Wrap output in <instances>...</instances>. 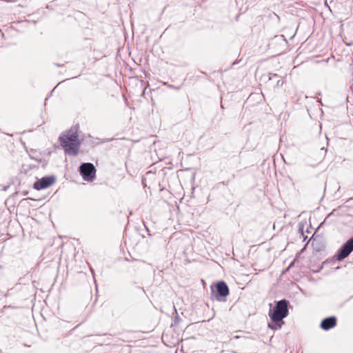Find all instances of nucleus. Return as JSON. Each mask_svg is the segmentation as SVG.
<instances>
[{"mask_svg": "<svg viewBox=\"0 0 353 353\" xmlns=\"http://www.w3.org/2000/svg\"><path fill=\"white\" fill-rule=\"evenodd\" d=\"M339 268H340L339 267H336V268H335V270H339Z\"/></svg>", "mask_w": 353, "mask_h": 353, "instance_id": "dca6fc26", "label": "nucleus"}, {"mask_svg": "<svg viewBox=\"0 0 353 353\" xmlns=\"http://www.w3.org/2000/svg\"><path fill=\"white\" fill-rule=\"evenodd\" d=\"M337 325V319L334 316H330L328 317H326L323 319L321 323H320V327L325 331H328L334 327H336Z\"/></svg>", "mask_w": 353, "mask_h": 353, "instance_id": "0eeeda50", "label": "nucleus"}, {"mask_svg": "<svg viewBox=\"0 0 353 353\" xmlns=\"http://www.w3.org/2000/svg\"><path fill=\"white\" fill-rule=\"evenodd\" d=\"M290 305V301L285 299L275 301L274 305L272 303L269 304L268 316L270 322L268 323V327L270 329L277 330L282 327L285 323L283 319L289 314Z\"/></svg>", "mask_w": 353, "mask_h": 353, "instance_id": "f257e3e1", "label": "nucleus"}, {"mask_svg": "<svg viewBox=\"0 0 353 353\" xmlns=\"http://www.w3.org/2000/svg\"><path fill=\"white\" fill-rule=\"evenodd\" d=\"M52 92H54V89H53V90H52V91H51V92H50V94H51L52 93Z\"/></svg>", "mask_w": 353, "mask_h": 353, "instance_id": "f3484780", "label": "nucleus"}, {"mask_svg": "<svg viewBox=\"0 0 353 353\" xmlns=\"http://www.w3.org/2000/svg\"><path fill=\"white\" fill-rule=\"evenodd\" d=\"M299 232L301 233V234L303 236V228H299Z\"/></svg>", "mask_w": 353, "mask_h": 353, "instance_id": "9b49d317", "label": "nucleus"}, {"mask_svg": "<svg viewBox=\"0 0 353 353\" xmlns=\"http://www.w3.org/2000/svg\"><path fill=\"white\" fill-rule=\"evenodd\" d=\"M79 172L85 181L92 182L96 177L97 170L92 163H82L79 167Z\"/></svg>", "mask_w": 353, "mask_h": 353, "instance_id": "39448f33", "label": "nucleus"}, {"mask_svg": "<svg viewBox=\"0 0 353 353\" xmlns=\"http://www.w3.org/2000/svg\"><path fill=\"white\" fill-rule=\"evenodd\" d=\"M112 139H105L104 141H102V143H106V142H109Z\"/></svg>", "mask_w": 353, "mask_h": 353, "instance_id": "9d476101", "label": "nucleus"}, {"mask_svg": "<svg viewBox=\"0 0 353 353\" xmlns=\"http://www.w3.org/2000/svg\"><path fill=\"white\" fill-rule=\"evenodd\" d=\"M59 141L65 153L72 156L78 154L81 143L76 132L69 130L63 133L59 136Z\"/></svg>", "mask_w": 353, "mask_h": 353, "instance_id": "f03ea898", "label": "nucleus"}, {"mask_svg": "<svg viewBox=\"0 0 353 353\" xmlns=\"http://www.w3.org/2000/svg\"><path fill=\"white\" fill-rule=\"evenodd\" d=\"M174 311H175V313H176V316H175L174 320V323L176 324V323H179V321L181 320V319L179 318V315L177 314L176 308L174 307Z\"/></svg>", "mask_w": 353, "mask_h": 353, "instance_id": "1a4fd4ad", "label": "nucleus"}, {"mask_svg": "<svg viewBox=\"0 0 353 353\" xmlns=\"http://www.w3.org/2000/svg\"><path fill=\"white\" fill-rule=\"evenodd\" d=\"M307 236H303V241H305Z\"/></svg>", "mask_w": 353, "mask_h": 353, "instance_id": "4468645a", "label": "nucleus"}, {"mask_svg": "<svg viewBox=\"0 0 353 353\" xmlns=\"http://www.w3.org/2000/svg\"><path fill=\"white\" fill-rule=\"evenodd\" d=\"M269 83L272 85L274 88L281 86L284 81L280 78V77L277 74L270 73L269 74Z\"/></svg>", "mask_w": 353, "mask_h": 353, "instance_id": "6e6552de", "label": "nucleus"}, {"mask_svg": "<svg viewBox=\"0 0 353 353\" xmlns=\"http://www.w3.org/2000/svg\"><path fill=\"white\" fill-rule=\"evenodd\" d=\"M291 266H292V263H291V264L290 265V266L288 267V268H290Z\"/></svg>", "mask_w": 353, "mask_h": 353, "instance_id": "2eb2a0df", "label": "nucleus"}, {"mask_svg": "<svg viewBox=\"0 0 353 353\" xmlns=\"http://www.w3.org/2000/svg\"><path fill=\"white\" fill-rule=\"evenodd\" d=\"M237 63V61H233L232 63V65H234Z\"/></svg>", "mask_w": 353, "mask_h": 353, "instance_id": "f8f14e48", "label": "nucleus"}, {"mask_svg": "<svg viewBox=\"0 0 353 353\" xmlns=\"http://www.w3.org/2000/svg\"><path fill=\"white\" fill-rule=\"evenodd\" d=\"M353 252V236L348 239L336 252L333 259L330 261H324L319 269L316 271L319 272L324 265L328 263H334L336 261H341L347 257Z\"/></svg>", "mask_w": 353, "mask_h": 353, "instance_id": "7ed1b4c3", "label": "nucleus"}, {"mask_svg": "<svg viewBox=\"0 0 353 353\" xmlns=\"http://www.w3.org/2000/svg\"><path fill=\"white\" fill-rule=\"evenodd\" d=\"M56 181L54 175H48L38 179L33 184V188L37 190L46 189L50 187Z\"/></svg>", "mask_w": 353, "mask_h": 353, "instance_id": "423d86ee", "label": "nucleus"}, {"mask_svg": "<svg viewBox=\"0 0 353 353\" xmlns=\"http://www.w3.org/2000/svg\"><path fill=\"white\" fill-rule=\"evenodd\" d=\"M229 288L227 283L223 281H219L214 286H211L210 297L212 300L225 302L226 301V297L229 295Z\"/></svg>", "mask_w": 353, "mask_h": 353, "instance_id": "20e7f679", "label": "nucleus"}, {"mask_svg": "<svg viewBox=\"0 0 353 353\" xmlns=\"http://www.w3.org/2000/svg\"><path fill=\"white\" fill-rule=\"evenodd\" d=\"M333 212L329 213V214L327 215V217H329L330 216H331Z\"/></svg>", "mask_w": 353, "mask_h": 353, "instance_id": "ddd939ff", "label": "nucleus"}]
</instances>
